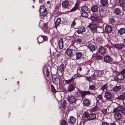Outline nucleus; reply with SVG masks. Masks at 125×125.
Masks as SVG:
<instances>
[{
    "label": "nucleus",
    "instance_id": "obj_1",
    "mask_svg": "<svg viewBox=\"0 0 125 125\" xmlns=\"http://www.w3.org/2000/svg\"><path fill=\"white\" fill-rule=\"evenodd\" d=\"M40 12L41 14L43 16H45L47 13V11L45 8L43 6H40Z\"/></svg>",
    "mask_w": 125,
    "mask_h": 125
},
{
    "label": "nucleus",
    "instance_id": "obj_2",
    "mask_svg": "<svg viewBox=\"0 0 125 125\" xmlns=\"http://www.w3.org/2000/svg\"><path fill=\"white\" fill-rule=\"evenodd\" d=\"M47 39V37L44 36H40L37 38L38 42L40 43H42L44 41H46Z\"/></svg>",
    "mask_w": 125,
    "mask_h": 125
},
{
    "label": "nucleus",
    "instance_id": "obj_3",
    "mask_svg": "<svg viewBox=\"0 0 125 125\" xmlns=\"http://www.w3.org/2000/svg\"><path fill=\"white\" fill-rule=\"evenodd\" d=\"M67 100L69 102L71 103H74L76 101V98L73 96H69Z\"/></svg>",
    "mask_w": 125,
    "mask_h": 125
},
{
    "label": "nucleus",
    "instance_id": "obj_4",
    "mask_svg": "<svg viewBox=\"0 0 125 125\" xmlns=\"http://www.w3.org/2000/svg\"><path fill=\"white\" fill-rule=\"evenodd\" d=\"M87 118L89 120H93L96 118L95 115L94 114H89L87 116Z\"/></svg>",
    "mask_w": 125,
    "mask_h": 125
},
{
    "label": "nucleus",
    "instance_id": "obj_5",
    "mask_svg": "<svg viewBox=\"0 0 125 125\" xmlns=\"http://www.w3.org/2000/svg\"><path fill=\"white\" fill-rule=\"evenodd\" d=\"M112 60V58L108 56H105L104 58V61L107 63H109Z\"/></svg>",
    "mask_w": 125,
    "mask_h": 125
},
{
    "label": "nucleus",
    "instance_id": "obj_6",
    "mask_svg": "<svg viewBox=\"0 0 125 125\" xmlns=\"http://www.w3.org/2000/svg\"><path fill=\"white\" fill-rule=\"evenodd\" d=\"M65 55L67 58L71 57L72 54V50L71 49H68L65 53Z\"/></svg>",
    "mask_w": 125,
    "mask_h": 125
},
{
    "label": "nucleus",
    "instance_id": "obj_7",
    "mask_svg": "<svg viewBox=\"0 0 125 125\" xmlns=\"http://www.w3.org/2000/svg\"><path fill=\"white\" fill-rule=\"evenodd\" d=\"M105 30L106 32L107 33H110L112 30V27L109 25H107L105 27Z\"/></svg>",
    "mask_w": 125,
    "mask_h": 125
},
{
    "label": "nucleus",
    "instance_id": "obj_8",
    "mask_svg": "<svg viewBox=\"0 0 125 125\" xmlns=\"http://www.w3.org/2000/svg\"><path fill=\"white\" fill-rule=\"evenodd\" d=\"M113 46L115 48L117 49H121L123 48L124 47V45L123 44H115Z\"/></svg>",
    "mask_w": 125,
    "mask_h": 125
},
{
    "label": "nucleus",
    "instance_id": "obj_9",
    "mask_svg": "<svg viewBox=\"0 0 125 125\" xmlns=\"http://www.w3.org/2000/svg\"><path fill=\"white\" fill-rule=\"evenodd\" d=\"M98 52L101 54H104L105 52L104 48L103 47L100 46L98 49Z\"/></svg>",
    "mask_w": 125,
    "mask_h": 125
},
{
    "label": "nucleus",
    "instance_id": "obj_10",
    "mask_svg": "<svg viewBox=\"0 0 125 125\" xmlns=\"http://www.w3.org/2000/svg\"><path fill=\"white\" fill-rule=\"evenodd\" d=\"M85 31V28L84 27H82L79 28L76 32L78 34H80L82 33L83 32Z\"/></svg>",
    "mask_w": 125,
    "mask_h": 125
},
{
    "label": "nucleus",
    "instance_id": "obj_11",
    "mask_svg": "<svg viewBox=\"0 0 125 125\" xmlns=\"http://www.w3.org/2000/svg\"><path fill=\"white\" fill-rule=\"evenodd\" d=\"M88 27L92 30H95L97 28V25L94 24H91L88 26Z\"/></svg>",
    "mask_w": 125,
    "mask_h": 125
},
{
    "label": "nucleus",
    "instance_id": "obj_12",
    "mask_svg": "<svg viewBox=\"0 0 125 125\" xmlns=\"http://www.w3.org/2000/svg\"><path fill=\"white\" fill-rule=\"evenodd\" d=\"M63 39L62 38H61L59 40L58 42V46L59 48L61 49L63 47Z\"/></svg>",
    "mask_w": 125,
    "mask_h": 125
},
{
    "label": "nucleus",
    "instance_id": "obj_13",
    "mask_svg": "<svg viewBox=\"0 0 125 125\" xmlns=\"http://www.w3.org/2000/svg\"><path fill=\"white\" fill-rule=\"evenodd\" d=\"M114 116L115 119L117 120H120L122 117L121 114L119 113H115L114 115Z\"/></svg>",
    "mask_w": 125,
    "mask_h": 125
},
{
    "label": "nucleus",
    "instance_id": "obj_14",
    "mask_svg": "<svg viewBox=\"0 0 125 125\" xmlns=\"http://www.w3.org/2000/svg\"><path fill=\"white\" fill-rule=\"evenodd\" d=\"M100 2L101 5L103 6H106L108 4L107 0H100Z\"/></svg>",
    "mask_w": 125,
    "mask_h": 125
},
{
    "label": "nucleus",
    "instance_id": "obj_15",
    "mask_svg": "<svg viewBox=\"0 0 125 125\" xmlns=\"http://www.w3.org/2000/svg\"><path fill=\"white\" fill-rule=\"evenodd\" d=\"M105 96L106 99H109L112 97V95L110 93L108 92H106L105 93Z\"/></svg>",
    "mask_w": 125,
    "mask_h": 125
},
{
    "label": "nucleus",
    "instance_id": "obj_16",
    "mask_svg": "<svg viewBox=\"0 0 125 125\" xmlns=\"http://www.w3.org/2000/svg\"><path fill=\"white\" fill-rule=\"evenodd\" d=\"M68 91L69 92H71L74 90L75 87L74 86L71 84L68 86Z\"/></svg>",
    "mask_w": 125,
    "mask_h": 125
},
{
    "label": "nucleus",
    "instance_id": "obj_17",
    "mask_svg": "<svg viewBox=\"0 0 125 125\" xmlns=\"http://www.w3.org/2000/svg\"><path fill=\"white\" fill-rule=\"evenodd\" d=\"M76 119L73 116H71L69 119V122L71 124H73L75 123Z\"/></svg>",
    "mask_w": 125,
    "mask_h": 125
},
{
    "label": "nucleus",
    "instance_id": "obj_18",
    "mask_svg": "<svg viewBox=\"0 0 125 125\" xmlns=\"http://www.w3.org/2000/svg\"><path fill=\"white\" fill-rule=\"evenodd\" d=\"M88 47L91 51H94L95 49L94 45L91 43L89 44L88 46Z\"/></svg>",
    "mask_w": 125,
    "mask_h": 125
},
{
    "label": "nucleus",
    "instance_id": "obj_19",
    "mask_svg": "<svg viewBox=\"0 0 125 125\" xmlns=\"http://www.w3.org/2000/svg\"><path fill=\"white\" fill-rule=\"evenodd\" d=\"M83 104L86 106H88L90 104V101L87 99L86 98L83 101Z\"/></svg>",
    "mask_w": 125,
    "mask_h": 125
},
{
    "label": "nucleus",
    "instance_id": "obj_20",
    "mask_svg": "<svg viewBox=\"0 0 125 125\" xmlns=\"http://www.w3.org/2000/svg\"><path fill=\"white\" fill-rule=\"evenodd\" d=\"M61 22V20L60 18H58L57 19L55 24V27L56 28H57L58 26L59 25Z\"/></svg>",
    "mask_w": 125,
    "mask_h": 125
},
{
    "label": "nucleus",
    "instance_id": "obj_21",
    "mask_svg": "<svg viewBox=\"0 0 125 125\" xmlns=\"http://www.w3.org/2000/svg\"><path fill=\"white\" fill-rule=\"evenodd\" d=\"M69 2L67 0L63 1L62 3V6L64 8L67 7L68 6Z\"/></svg>",
    "mask_w": 125,
    "mask_h": 125
},
{
    "label": "nucleus",
    "instance_id": "obj_22",
    "mask_svg": "<svg viewBox=\"0 0 125 125\" xmlns=\"http://www.w3.org/2000/svg\"><path fill=\"white\" fill-rule=\"evenodd\" d=\"M114 13L116 15L119 14L121 12V10L119 8H117L114 10Z\"/></svg>",
    "mask_w": 125,
    "mask_h": 125
},
{
    "label": "nucleus",
    "instance_id": "obj_23",
    "mask_svg": "<svg viewBox=\"0 0 125 125\" xmlns=\"http://www.w3.org/2000/svg\"><path fill=\"white\" fill-rule=\"evenodd\" d=\"M119 34L121 35L125 33V29L123 28H122L118 30Z\"/></svg>",
    "mask_w": 125,
    "mask_h": 125
},
{
    "label": "nucleus",
    "instance_id": "obj_24",
    "mask_svg": "<svg viewBox=\"0 0 125 125\" xmlns=\"http://www.w3.org/2000/svg\"><path fill=\"white\" fill-rule=\"evenodd\" d=\"M90 94V92L89 91H83L81 92L80 93V94L81 95L83 96H85L87 94Z\"/></svg>",
    "mask_w": 125,
    "mask_h": 125
},
{
    "label": "nucleus",
    "instance_id": "obj_25",
    "mask_svg": "<svg viewBox=\"0 0 125 125\" xmlns=\"http://www.w3.org/2000/svg\"><path fill=\"white\" fill-rule=\"evenodd\" d=\"M121 87L120 86H116L113 88V90L115 92L119 91L121 89Z\"/></svg>",
    "mask_w": 125,
    "mask_h": 125
},
{
    "label": "nucleus",
    "instance_id": "obj_26",
    "mask_svg": "<svg viewBox=\"0 0 125 125\" xmlns=\"http://www.w3.org/2000/svg\"><path fill=\"white\" fill-rule=\"evenodd\" d=\"M76 59L78 60L80 59L82 57V54L80 52H78L76 53Z\"/></svg>",
    "mask_w": 125,
    "mask_h": 125
},
{
    "label": "nucleus",
    "instance_id": "obj_27",
    "mask_svg": "<svg viewBox=\"0 0 125 125\" xmlns=\"http://www.w3.org/2000/svg\"><path fill=\"white\" fill-rule=\"evenodd\" d=\"M98 10V8L95 5L92 8V10L93 12H96Z\"/></svg>",
    "mask_w": 125,
    "mask_h": 125
},
{
    "label": "nucleus",
    "instance_id": "obj_28",
    "mask_svg": "<svg viewBox=\"0 0 125 125\" xmlns=\"http://www.w3.org/2000/svg\"><path fill=\"white\" fill-rule=\"evenodd\" d=\"M119 2L120 5L125 8V1L123 0H119Z\"/></svg>",
    "mask_w": 125,
    "mask_h": 125
},
{
    "label": "nucleus",
    "instance_id": "obj_29",
    "mask_svg": "<svg viewBox=\"0 0 125 125\" xmlns=\"http://www.w3.org/2000/svg\"><path fill=\"white\" fill-rule=\"evenodd\" d=\"M105 12V10L104 9H101L100 10V16L102 17L104 15Z\"/></svg>",
    "mask_w": 125,
    "mask_h": 125
},
{
    "label": "nucleus",
    "instance_id": "obj_30",
    "mask_svg": "<svg viewBox=\"0 0 125 125\" xmlns=\"http://www.w3.org/2000/svg\"><path fill=\"white\" fill-rule=\"evenodd\" d=\"M81 15L83 17L86 18L88 17V14L87 12L85 11L83 12L81 14Z\"/></svg>",
    "mask_w": 125,
    "mask_h": 125
},
{
    "label": "nucleus",
    "instance_id": "obj_31",
    "mask_svg": "<svg viewBox=\"0 0 125 125\" xmlns=\"http://www.w3.org/2000/svg\"><path fill=\"white\" fill-rule=\"evenodd\" d=\"M81 9L82 11H85L88 10V8L86 6H83L81 7Z\"/></svg>",
    "mask_w": 125,
    "mask_h": 125
},
{
    "label": "nucleus",
    "instance_id": "obj_32",
    "mask_svg": "<svg viewBox=\"0 0 125 125\" xmlns=\"http://www.w3.org/2000/svg\"><path fill=\"white\" fill-rule=\"evenodd\" d=\"M51 91L53 93H55L56 92V90L55 89L53 85H52L51 86Z\"/></svg>",
    "mask_w": 125,
    "mask_h": 125
},
{
    "label": "nucleus",
    "instance_id": "obj_33",
    "mask_svg": "<svg viewBox=\"0 0 125 125\" xmlns=\"http://www.w3.org/2000/svg\"><path fill=\"white\" fill-rule=\"evenodd\" d=\"M64 65L63 64H61L59 67L60 70L62 72L63 71L64 69Z\"/></svg>",
    "mask_w": 125,
    "mask_h": 125
},
{
    "label": "nucleus",
    "instance_id": "obj_34",
    "mask_svg": "<svg viewBox=\"0 0 125 125\" xmlns=\"http://www.w3.org/2000/svg\"><path fill=\"white\" fill-rule=\"evenodd\" d=\"M102 112L104 115H106L107 114V109H105L102 110H101Z\"/></svg>",
    "mask_w": 125,
    "mask_h": 125
},
{
    "label": "nucleus",
    "instance_id": "obj_35",
    "mask_svg": "<svg viewBox=\"0 0 125 125\" xmlns=\"http://www.w3.org/2000/svg\"><path fill=\"white\" fill-rule=\"evenodd\" d=\"M107 87V85L106 84H105L103 85L101 87V90L104 91V90L106 89Z\"/></svg>",
    "mask_w": 125,
    "mask_h": 125
},
{
    "label": "nucleus",
    "instance_id": "obj_36",
    "mask_svg": "<svg viewBox=\"0 0 125 125\" xmlns=\"http://www.w3.org/2000/svg\"><path fill=\"white\" fill-rule=\"evenodd\" d=\"M125 97L123 95H121L120 96H119L118 97V98L120 100H122L123 101V99H124Z\"/></svg>",
    "mask_w": 125,
    "mask_h": 125
},
{
    "label": "nucleus",
    "instance_id": "obj_37",
    "mask_svg": "<svg viewBox=\"0 0 125 125\" xmlns=\"http://www.w3.org/2000/svg\"><path fill=\"white\" fill-rule=\"evenodd\" d=\"M78 7V5H76L71 10V11H75L77 9Z\"/></svg>",
    "mask_w": 125,
    "mask_h": 125
},
{
    "label": "nucleus",
    "instance_id": "obj_38",
    "mask_svg": "<svg viewBox=\"0 0 125 125\" xmlns=\"http://www.w3.org/2000/svg\"><path fill=\"white\" fill-rule=\"evenodd\" d=\"M66 100H64L62 102V106L63 109H64L65 107V104L66 103Z\"/></svg>",
    "mask_w": 125,
    "mask_h": 125
},
{
    "label": "nucleus",
    "instance_id": "obj_39",
    "mask_svg": "<svg viewBox=\"0 0 125 125\" xmlns=\"http://www.w3.org/2000/svg\"><path fill=\"white\" fill-rule=\"evenodd\" d=\"M121 110V108L120 107H118L115 108L114 110L115 112H117Z\"/></svg>",
    "mask_w": 125,
    "mask_h": 125
},
{
    "label": "nucleus",
    "instance_id": "obj_40",
    "mask_svg": "<svg viewBox=\"0 0 125 125\" xmlns=\"http://www.w3.org/2000/svg\"><path fill=\"white\" fill-rule=\"evenodd\" d=\"M89 88L92 90H93L95 88V86L94 85H92L90 86Z\"/></svg>",
    "mask_w": 125,
    "mask_h": 125
},
{
    "label": "nucleus",
    "instance_id": "obj_41",
    "mask_svg": "<svg viewBox=\"0 0 125 125\" xmlns=\"http://www.w3.org/2000/svg\"><path fill=\"white\" fill-rule=\"evenodd\" d=\"M62 125H67V123L66 121L64 120H63L61 122Z\"/></svg>",
    "mask_w": 125,
    "mask_h": 125
},
{
    "label": "nucleus",
    "instance_id": "obj_42",
    "mask_svg": "<svg viewBox=\"0 0 125 125\" xmlns=\"http://www.w3.org/2000/svg\"><path fill=\"white\" fill-rule=\"evenodd\" d=\"M81 76H84V77H86V79L87 80H88L90 82V81L91 80V78L90 77H86V76H83V75H81Z\"/></svg>",
    "mask_w": 125,
    "mask_h": 125
},
{
    "label": "nucleus",
    "instance_id": "obj_43",
    "mask_svg": "<svg viewBox=\"0 0 125 125\" xmlns=\"http://www.w3.org/2000/svg\"><path fill=\"white\" fill-rule=\"evenodd\" d=\"M98 98L99 99H101L102 100L103 98L102 95H99L98 96Z\"/></svg>",
    "mask_w": 125,
    "mask_h": 125
},
{
    "label": "nucleus",
    "instance_id": "obj_44",
    "mask_svg": "<svg viewBox=\"0 0 125 125\" xmlns=\"http://www.w3.org/2000/svg\"><path fill=\"white\" fill-rule=\"evenodd\" d=\"M88 113L87 112H85L84 113L83 115L85 116L87 118V116L88 115Z\"/></svg>",
    "mask_w": 125,
    "mask_h": 125
},
{
    "label": "nucleus",
    "instance_id": "obj_45",
    "mask_svg": "<svg viewBox=\"0 0 125 125\" xmlns=\"http://www.w3.org/2000/svg\"><path fill=\"white\" fill-rule=\"evenodd\" d=\"M72 81H71L70 79L69 80H66V83H71Z\"/></svg>",
    "mask_w": 125,
    "mask_h": 125
},
{
    "label": "nucleus",
    "instance_id": "obj_46",
    "mask_svg": "<svg viewBox=\"0 0 125 125\" xmlns=\"http://www.w3.org/2000/svg\"><path fill=\"white\" fill-rule=\"evenodd\" d=\"M82 70V68H81V67L80 66H79L78 68L77 69V71H78L80 72ZM78 72V71H77V73Z\"/></svg>",
    "mask_w": 125,
    "mask_h": 125
},
{
    "label": "nucleus",
    "instance_id": "obj_47",
    "mask_svg": "<svg viewBox=\"0 0 125 125\" xmlns=\"http://www.w3.org/2000/svg\"><path fill=\"white\" fill-rule=\"evenodd\" d=\"M75 24L76 23L75 21H73L71 24V26H72L73 27L75 25Z\"/></svg>",
    "mask_w": 125,
    "mask_h": 125
},
{
    "label": "nucleus",
    "instance_id": "obj_48",
    "mask_svg": "<svg viewBox=\"0 0 125 125\" xmlns=\"http://www.w3.org/2000/svg\"><path fill=\"white\" fill-rule=\"evenodd\" d=\"M97 109V107L96 106H95L92 109V110L93 111H96Z\"/></svg>",
    "mask_w": 125,
    "mask_h": 125
},
{
    "label": "nucleus",
    "instance_id": "obj_49",
    "mask_svg": "<svg viewBox=\"0 0 125 125\" xmlns=\"http://www.w3.org/2000/svg\"><path fill=\"white\" fill-rule=\"evenodd\" d=\"M121 73L122 74H124L125 73V68L123 69L121 72Z\"/></svg>",
    "mask_w": 125,
    "mask_h": 125
},
{
    "label": "nucleus",
    "instance_id": "obj_50",
    "mask_svg": "<svg viewBox=\"0 0 125 125\" xmlns=\"http://www.w3.org/2000/svg\"><path fill=\"white\" fill-rule=\"evenodd\" d=\"M102 125H108V124L106 122H102Z\"/></svg>",
    "mask_w": 125,
    "mask_h": 125
},
{
    "label": "nucleus",
    "instance_id": "obj_51",
    "mask_svg": "<svg viewBox=\"0 0 125 125\" xmlns=\"http://www.w3.org/2000/svg\"><path fill=\"white\" fill-rule=\"evenodd\" d=\"M77 91H75V92L78 93H81V92L79 90L78 88H77Z\"/></svg>",
    "mask_w": 125,
    "mask_h": 125
},
{
    "label": "nucleus",
    "instance_id": "obj_52",
    "mask_svg": "<svg viewBox=\"0 0 125 125\" xmlns=\"http://www.w3.org/2000/svg\"><path fill=\"white\" fill-rule=\"evenodd\" d=\"M91 18H93V19H94V20H98V19L95 16H92Z\"/></svg>",
    "mask_w": 125,
    "mask_h": 125
},
{
    "label": "nucleus",
    "instance_id": "obj_53",
    "mask_svg": "<svg viewBox=\"0 0 125 125\" xmlns=\"http://www.w3.org/2000/svg\"><path fill=\"white\" fill-rule=\"evenodd\" d=\"M46 73L47 76L48 77L49 76V72L48 70H47L46 71Z\"/></svg>",
    "mask_w": 125,
    "mask_h": 125
},
{
    "label": "nucleus",
    "instance_id": "obj_54",
    "mask_svg": "<svg viewBox=\"0 0 125 125\" xmlns=\"http://www.w3.org/2000/svg\"><path fill=\"white\" fill-rule=\"evenodd\" d=\"M91 19L93 22H94L95 21H97V20H94V19H93V18H91Z\"/></svg>",
    "mask_w": 125,
    "mask_h": 125
},
{
    "label": "nucleus",
    "instance_id": "obj_55",
    "mask_svg": "<svg viewBox=\"0 0 125 125\" xmlns=\"http://www.w3.org/2000/svg\"><path fill=\"white\" fill-rule=\"evenodd\" d=\"M123 113L125 115V109H124L122 111Z\"/></svg>",
    "mask_w": 125,
    "mask_h": 125
},
{
    "label": "nucleus",
    "instance_id": "obj_56",
    "mask_svg": "<svg viewBox=\"0 0 125 125\" xmlns=\"http://www.w3.org/2000/svg\"><path fill=\"white\" fill-rule=\"evenodd\" d=\"M81 40L80 39H77V41H78V42H81Z\"/></svg>",
    "mask_w": 125,
    "mask_h": 125
},
{
    "label": "nucleus",
    "instance_id": "obj_57",
    "mask_svg": "<svg viewBox=\"0 0 125 125\" xmlns=\"http://www.w3.org/2000/svg\"><path fill=\"white\" fill-rule=\"evenodd\" d=\"M123 103L124 104H125V97L124 99H123Z\"/></svg>",
    "mask_w": 125,
    "mask_h": 125
},
{
    "label": "nucleus",
    "instance_id": "obj_58",
    "mask_svg": "<svg viewBox=\"0 0 125 125\" xmlns=\"http://www.w3.org/2000/svg\"><path fill=\"white\" fill-rule=\"evenodd\" d=\"M110 125H116L115 123H112L110 124Z\"/></svg>",
    "mask_w": 125,
    "mask_h": 125
},
{
    "label": "nucleus",
    "instance_id": "obj_59",
    "mask_svg": "<svg viewBox=\"0 0 125 125\" xmlns=\"http://www.w3.org/2000/svg\"><path fill=\"white\" fill-rule=\"evenodd\" d=\"M100 74L101 75L103 76L104 74V73L101 72L100 73Z\"/></svg>",
    "mask_w": 125,
    "mask_h": 125
},
{
    "label": "nucleus",
    "instance_id": "obj_60",
    "mask_svg": "<svg viewBox=\"0 0 125 125\" xmlns=\"http://www.w3.org/2000/svg\"><path fill=\"white\" fill-rule=\"evenodd\" d=\"M74 78L73 77H72L71 79H70L71 81H72V80L74 79Z\"/></svg>",
    "mask_w": 125,
    "mask_h": 125
},
{
    "label": "nucleus",
    "instance_id": "obj_61",
    "mask_svg": "<svg viewBox=\"0 0 125 125\" xmlns=\"http://www.w3.org/2000/svg\"><path fill=\"white\" fill-rule=\"evenodd\" d=\"M50 3V1H48L47 2V3L48 4H49Z\"/></svg>",
    "mask_w": 125,
    "mask_h": 125
},
{
    "label": "nucleus",
    "instance_id": "obj_62",
    "mask_svg": "<svg viewBox=\"0 0 125 125\" xmlns=\"http://www.w3.org/2000/svg\"><path fill=\"white\" fill-rule=\"evenodd\" d=\"M124 96L125 97V92L124 93Z\"/></svg>",
    "mask_w": 125,
    "mask_h": 125
},
{
    "label": "nucleus",
    "instance_id": "obj_63",
    "mask_svg": "<svg viewBox=\"0 0 125 125\" xmlns=\"http://www.w3.org/2000/svg\"><path fill=\"white\" fill-rule=\"evenodd\" d=\"M19 50H20L21 49V48L20 47L19 48Z\"/></svg>",
    "mask_w": 125,
    "mask_h": 125
},
{
    "label": "nucleus",
    "instance_id": "obj_64",
    "mask_svg": "<svg viewBox=\"0 0 125 125\" xmlns=\"http://www.w3.org/2000/svg\"><path fill=\"white\" fill-rule=\"evenodd\" d=\"M33 8H34V6H33Z\"/></svg>",
    "mask_w": 125,
    "mask_h": 125
}]
</instances>
